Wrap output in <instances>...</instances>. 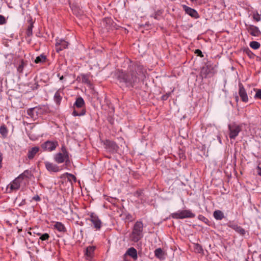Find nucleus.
I'll use <instances>...</instances> for the list:
<instances>
[{
	"label": "nucleus",
	"mask_w": 261,
	"mask_h": 261,
	"mask_svg": "<svg viewBox=\"0 0 261 261\" xmlns=\"http://www.w3.org/2000/svg\"><path fill=\"white\" fill-rule=\"evenodd\" d=\"M192 2H196L197 0H190Z\"/></svg>",
	"instance_id": "52"
},
{
	"label": "nucleus",
	"mask_w": 261,
	"mask_h": 261,
	"mask_svg": "<svg viewBox=\"0 0 261 261\" xmlns=\"http://www.w3.org/2000/svg\"><path fill=\"white\" fill-rule=\"evenodd\" d=\"M103 143L105 148L110 153H116L119 149L118 145L113 141L106 140Z\"/></svg>",
	"instance_id": "7"
},
{
	"label": "nucleus",
	"mask_w": 261,
	"mask_h": 261,
	"mask_svg": "<svg viewBox=\"0 0 261 261\" xmlns=\"http://www.w3.org/2000/svg\"><path fill=\"white\" fill-rule=\"evenodd\" d=\"M95 250L94 246H89L86 248V255L87 256L91 257Z\"/></svg>",
	"instance_id": "28"
},
{
	"label": "nucleus",
	"mask_w": 261,
	"mask_h": 261,
	"mask_svg": "<svg viewBox=\"0 0 261 261\" xmlns=\"http://www.w3.org/2000/svg\"><path fill=\"white\" fill-rule=\"evenodd\" d=\"M68 175L69 176H70V177H71V178H72V179L74 180V181H75V180H76V177H75V176L74 175H72V174H70V173L68 174Z\"/></svg>",
	"instance_id": "48"
},
{
	"label": "nucleus",
	"mask_w": 261,
	"mask_h": 261,
	"mask_svg": "<svg viewBox=\"0 0 261 261\" xmlns=\"http://www.w3.org/2000/svg\"><path fill=\"white\" fill-rule=\"evenodd\" d=\"M228 227L231 228L232 229H233V230L235 229V228H236V227L238 226L237 224H234V223H231L230 222H229V223H228Z\"/></svg>",
	"instance_id": "45"
},
{
	"label": "nucleus",
	"mask_w": 261,
	"mask_h": 261,
	"mask_svg": "<svg viewBox=\"0 0 261 261\" xmlns=\"http://www.w3.org/2000/svg\"><path fill=\"white\" fill-rule=\"evenodd\" d=\"M124 255H128L132 257L134 260H136L138 258L137 251L134 247H130L128 249Z\"/></svg>",
	"instance_id": "17"
},
{
	"label": "nucleus",
	"mask_w": 261,
	"mask_h": 261,
	"mask_svg": "<svg viewBox=\"0 0 261 261\" xmlns=\"http://www.w3.org/2000/svg\"><path fill=\"white\" fill-rule=\"evenodd\" d=\"M143 224L141 221H137L130 234V239L134 242H137L143 238Z\"/></svg>",
	"instance_id": "2"
},
{
	"label": "nucleus",
	"mask_w": 261,
	"mask_h": 261,
	"mask_svg": "<svg viewBox=\"0 0 261 261\" xmlns=\"http://www.w3.org/2000/svg\"><path fill=\"white\" fill-rule=\"evenodd\" d=\"M214 217L217 220H221L224 218L223 213L220 210H216L214 212Z\"/></svg>",
	"instance_id": "24"
},
{
	"label": "nucleus",
	"mask_w": 261,
	"mask_h": 261,
	"mask_svg": "<svg viewBox=\"0 0 261 261\" xmlns=\"http://www.w3.org/2000/svg\"><path fill=\"white\" fill-rule=\"evenodd\" d=\"M234 230L242 236L244 235L245 233V229L238 225L236 227V228H235Z\"/></svg>",
	"instance_id": "33"
},
{
	"label": "nucleus",
	"mask_w": 261,
	"mask_h": 261,
	"mask_svg": "<svg viewBox=\"0 0 261 261\" xmlns=\"http://www.w3.org/2000/svg\"><path fill=\"white\" fill-rule=\"evenodd\" d=\"M58 146V143L57 141H46L41 144V147L45 151H52Z\"/></svg>",
	"instance_id": "8"
},
{
	"label": "nucleus",
	"mask_w": 261,
	"mask_h": 261,
	"mask_svg": "<svg viewBox=\"0 0 261 261\" xmlns=\"http://www.w3.org/2000/svg\"><path fill=\"white\" fill-rule=\"evenodd\" d=\"M82 81L83 83L90 85V81L89 79V76L87 74L82 75Z\"/></svg>",
	"instance_id": "32"
},
{
	"label": "nucleus",
	"mask_w": 261,
	"mask_h": 261,
	"mask_svg": "<svg viewBox=\"0 0 261 261\" xmlns=\"http://www.w3.org/2000/svg\"><path fill=\"white\" fill-rule=\"evenodd\" d=\"M170 95H171V92L167 93L166 94L163 95L161 97V99L162 100H166L169 98V97L170 96Z\"/></svg>",
	"instance_id": "41"
},
{
	"label": "nucleus",
	"mask_w": 261,
	"mask_h": 261,
	"mask_svg": "<svg viewBox=\"0 0 261 261\" xmlns=\"http://www.w3.org/2000/svg\"><path fill=\"white\" fill-rule=\"evenodd\" d=\"M195 215L190 210H185L178 211L177 212L173 213L171 214V217L173 219H184V218H192L195 217Z\"/></svg>",
	"instance_id": "6"
},
{
	"label": "nucleus",
	"mask_w": 261,
	"mask_h": 261,
	"mask_svg": "<svg viewBox=\"0 0 261 261\" xmlns=\"http://www.w3.org/2000/svg\"><path fill=\"white\" fill-rule=\"evenodd\" d=\"M146 70L139 63L130 62L126 70H118L116 73L118 84L121 88H133L140 78L145 77Z\"/></svg>",
	"instance_id": "1"
},
{
	"label": "nucleus",
	"mask_w": 261,
	"mask_h": 261,
	"mask_svg": "<svg viewBox=\"0 0 261 261\" xmlns=\"http://www.w3.org/2000/svg\"><path fill=\"white\" fill-rule=\"evenodd\" d=\"M54 227L60 232H65L66 231L64 225L60 222H56L54 225Z\"/></svg>",
	"instance_id": "22"
},
{
	"label": "nucleus",
	"mask_w": 261,
	"mask_h": 261,
	"mask_svg": "<svg viewBox=\"0 0 261 261\" xmlns=\"http://www.w3.org/2000/svg\"><path fill=\"white\" fill-rule=\"evenodd\" d=\"M195 249L199 253H201V252H203V249L202 246L198 244H197L196 245Z\"/></svg>",
	"instance_id": "40"
},
{
	"label": "nucleus",
	"mask_w": 261,
	"mask_h": 261,
	"mask_svg": "<svg viewBox=\"0 0 261 261\" xmlns=\"http://www.w3.org/2000/svg\"><path fill=\"white\" fill-rule=\"evenodd\" d=\"M239 95H240L242 100L243 102H247L248 100L247 94L246 91L242 83H240L239 84Z\"/></svg>",
	"instance_id": "13"
},
{
	"label": "nucleus",
	"mask_w": 261,
	"mask_h": 261,
	"mask_svg": "<svg viewBox=\"0 0 261 261\" xmlns=\"http://www.w3.org/2000/svg\"><path fill=\"white\" fill-rule=\"evenodd\" d=\"M0 134L3 136V137H6L8 134V129L5 126V125H3L1 126L0 127Z\"/></svg>",
	"instance_id": "29"
},
{
	"label": "nucleus",
	"mask_w": 261,
	"mask_h": 261,
	"mask_svg": "<svg viewBox=\"0 0 261 261\" xmlns=\"http://www.w3.org/2000/svg\"><path fill=\"white\" fill-rule=\"evenodd\" d=\"M253 18L256 21H259L261 20L260 15L259 14L257 11L253 13Z\"/></svg>",
	"instance_id": "34"
},
{
	"label": "nucleus",
	"mask_w": 261,
	"mask_h": 261,
	"mask_svg": "<svg viewBox=\"0 0 261 261\" xmlns=\"http://www.w3.org/2000/svg\"><path fill=\"white\" fill-rule=\"evenodd\" d=\"M236 100L237 101H238L239 100V97L238 96H236Z\"/></svg>",
	"instance_id": "50"
},
{
	"label": "nucleus",
	"mask_w": 261,
	"mask_h": 261,
	"mask_svg": "<svg viewBox=\"0 0 261 261\" xmlns=\"http://www.w3.org/2000/svg\"><path fill=\"white\" fill-rule=\"evenodd\" d=\"M45 165L46 169L48 171L57 172L60 171L59 167L51 163L46 162H45Z\"/></svg>",
	"instance_id": "16"
},
{
	"label": "nucleus",
	"mask_w": 261,
	"mask_h": 261,
	"mask_svg": "<svg viewBox=\"0 0 261 261\" xmlns=\"http://www.w3.org/2000/svg\"><path fill=\"white\" fill-rule=\"evenodd\" d=\"M7 23L6 18L2 15H0V25H3Z\"/></svg>",
	"instance_id": "39"
},
{
	"label": "nucleus",
	"mask_w": 261,
	"mask_h": 261,
	"mask_svg": "<svg viewBox=\"0 0 261 261\" xmlns=\"http://www.w3.org/2000/svg\"><path fill=\"white\" fill-rule=\"evenodd\" d=\"M257 169H258V175L261 176V168L259 167H258Z\"/></svg>",
	"instance_id": "49"
},
{
	"label": "nucleus",
	"mask_w": 261,
	"mask_h": 261,
	"mask_svg": "<svg viewBox=\"0 0 261 261\" xmlns=\"http://www.w3.org/2000/svg\"><path fill=\"white\" fill-rule=\"evenodd\" d=\"M249 45L250 46L254 49H257L260 46V44L259 42L255 41L250 42Z\"/></svg>",
	"instance_id": "30"
},
{
	"label": "nucleus",
	"mask_w": 261,
	"mask_h": 261,
	"mask_svg": "<svg viewBox=\"0 0 261 261\" xmlns=\"http://www.w3.org/2000/svg\"><path fill=\"white\" fill-rule=\"evenodd\" d=\"M228 136L230 139H236L239 133L242 131V124H238L236 122H232L228 125Z\"/></svg>",
	"instance_id": "4"
},
{
	"label": "nucleus",
	"mask_w": 261,
	"mask_h": 261,
	"mask_svg": "<svg viewBox=\"0 0 261 261\" xmlns=\"http://www.w3.org/2000/svg\"><path fill=\"white\" fill-rule=\"evenodd\" d=\"M54 160L59 164L62 163L65 161L67 162L69 161V156L59 152L55 155Z\"/></svg>",
	"instance_id": "12"
},
{
	"label": "nucleus",
	"mask_w": 261,
	"mask_h": 261,
	"mask_svg": "<svg viewBox=\"0 0 261 261\" xmlns=\"http://www.w3.org/2000/svg\"><path fill=\"white\" fill-rule=\"evenodd\" d=\"M32 199L36 201H39L41 200L40 197L38 195L34 196Z\"/></svg>",
	"instance_id": "47"
},
{
	"label": "nucleus",
	"mask_w": 261,
	"mask_h": 261,
	"mask_svg": "<svg viewBox=\"0 0 261 261\" xmlns=\"http://www.w3.org/2000/svg\"><path fill=\"white\" fill-rule=\"evenodd\" d=\"M163 11L162 10H158L156 12H155L153 17L157 20H159L160 19V17L163 14Z\"/></svg>",
	"instance_id": "35"
},
{
	"label": "nucleus",
	"mask_w": 261,
	"mask_h": 261,
	"mask_svg": "<svg viewBox=\"0 0 261 261\" xmlns=\"http://www.w3.org/2000/svg\"><path fill=\"white\" fill-rule=\"evenodd\" d=\"M198 219L204 222L205 223H206V221H208L207 219L201 215L198 216Z\"/></svg>",
	"instance_id": "43"
},
{
	"label": "nucleus",
	"mask_w": 261,
	"mask_h": 261,
	"mask_svg": "<svg viewBox=\"0 0 261 261\" xmlns=\"http://www.w3.org/2000/svg\"><path fill=\"white\" fill-rule=\"evenodd\" d=\"M106 24L107 29L108 30H113L116 29L115 24L113 22V20L110 18H106L103 21Z\"/></svg>",
	"instance_id": "20"
},
{
	"label": "nucleus",
	"mask_w": 261,
	"mask_h": 261,
	"mask_svg": "<svg viewBox=\"0 0 261 261\" xmlns=\"http://www.w3.org/2000/svg\"><path fill=\"white\" fill-rule=\"evenodd\" d=\"M61 150L63 152L62 153H63L64 154H66V155H68V152L67 151L65 146H62L61 148Z\"/></svg>",
	"instance_id": "46"
},
{
	"label": "nucleus",
	"mask_w": 261,
	"mask_h": 261,
	"mask_svg": "<svg viewBox=\"0 0 261 261\" xmlns=\"http://www.w3.org/2000/svg\"><path fill=\"white\" fill-rule=\"evenodd\" d=\"M39 147H38V146H35V147H33L31 148H30L29 150H28V158L29 160H32L33 159L34 156H35V155L38 152V151H39Z\"/></svg>",
	"instance_id": "18"
},
{
	"label": "nucleus",
	"mask_w": 261,
	"mask_h": 261,
	"mask_svg": "<svg viewBox=\"0 0 261 261\" xmlns=\"http://www.w3.org/2000/svg\"><path fill=\"white\" fill-rule=\"evenodd\" d=\"M64 79V76L63 75H62L60 77V80H63Z\"/></svg>",
	"instance_id": "51"
},
{
	"label": "nucleus",
	"mask_w": 261,
	"mask_h": 261,
	"mask_svg": "<svg viewBox=\"0 0 261 261\" xmlns=\"http://www.w3.org/2000/svg\"><path fill=\"white\" fill-rule=\"evenodd\" d=\"M195 53L196 54H197V56H199L200 57H203V55L202 54V51L200 49H196L195 51Z\"/></svg>",
	"instance_id": "44"
},
{
	"label": "nucleus",
	"mask_w": 261,
	"mask_h": 261,
	"mask_svg": "<svg viewBox=\"0 0 261 261\" xmlns=\"http://www.w3.org/2000/svg\"><path fill=\"white\" fill-rule=\"evenodd\" d=\"M30 22V23L29 24V25L28 26V28H27V31H26V36L27 37H29L31 36H32L33 35V28L34 27L33 26V23L32 21V20H30L29 21Z\"/></svg>",
	"instance_id": "25"
},
{
	"label": "nucleus",
	"mask_w": 261,
	"mask_h": 261,
	"mask_svg": "<svg viewBox=\"0 0 261 261\" xmlns=\"http://www.w3.org/2000/svg\"><path fill=\"white\" fill-rule=\"evenodd\" d=\"M49 238V236L48 233H45L40 237V239L42 241H46Z\"/></svg>",
	"instance_id": "37"
},
{
	"label": "nucleus",
	"mask_w": 261,
	"mask_h": 261,
	"mask_svg": "<svg viewBox=\"0 0 261 261\" xmlns=\"http://www.w3.org/2000/svg\"><path fill=\"white\" fill-rule=\"evenodd\" d=\"M46 60V57L43 54H41V55L36 57L35 63L36 64L44 63Z\"/></svg>",
	"instance_id": "27"
},
{
	"label": "nucleus",
	"mask_w": 261,
	"mask_h": 261,
	"mask_svg": "<svg viewBox=\"0 0 261 261\" xmlns=\"http://www.w3.org/2000/svg\"><path fill=\"white\" fill-rule=\"evenodd\" d=\"M216 72L215 67L210 63H206L201 69L200 76L202 79L211 77L214 76Z\"/></svg>",
	"instance_id": "5"
},
{
	"label": "nucleus",
	"mask_w": 261,
	"mask_h": 261,
	"mask_svg": "<svg viewBox=\"0 0 261 261\" xmlns=\"http://www.w3.org/2000/svg\"><path fill=\"white\" fill-rule=\"evenodd\" d=\"M63 93L60 90H58L55 94L54 100L57 105H59L62 99Z\"/></svg>",
	"instance_id": "21"
},
{
	"label": "nucleus",
	"mask_w": 261,
	"mask_h": 261,
	"mask_svg": "<svg viewBox=\"0 0 261 261\" xmlns=\"http://www.w3.org/2000/svg\"><path fill=\"white\" fill-rule=\"evenodd\" d=\"M26 65L23 60H21L20 63L17 67V71L22 73L24 66Z\"/></svg>",
	"instance_id": "31"
},
{
	"label": "nucleus",
	"mask_w": 261,
	"mask_h": 261,
	"mask_svg": "<svg viewBox=\"0 0 261 261\" xmlns=\"http://www.w3.org/2000/svg\"><path fill=\"white\" fill-rule=\"evenodd\" d=\"M68 43L64 40H61L56 43V50L59 53L60 51L68 47Z\"/></svg>",
	"instance_id": "15"
},
{
	"label": "nucleus",
	"mask_w": 261,
	"mask_h": 261,
	"mask_svg": "<svg viewBox=\"0 0 261 261\" xmlns=\"http://www.w3.org/2000/svg\"><path fill=\"white\" fill-rule=\"evenodd\" d=\"M254 90H256V89H254ZM254 97L256 99H261V89H256Z\"/></svg>",
	"instance_id": "36"
},
{
	"label": "nucleus",
	"mask_w": 261,
	"mask_h": 261,
	"mask_svg": "<svg viewBox=\"0 0 261 261\" xmlns=\"http://www.w3.org/2000/svg\"><path fill=\"white\" fill-rule=\"evenodd\" d=\"M27 114L31 118L36 119L37 117V111L36 108H33L28 110Z\"/></svg>",
	"instance_id": "23"
},
{
	"label": "nucleus",
	"mask_w": 261,
	"mask_h": 261,
	"mask_svg": "<svg viewBox=\"0 0 261 261\" xmlns=\"http://www.w3.org/2000/svg\"><path fill=\"white\" fill-rule=\"evenodd\" d=\"M244 51L250 58H253L254 56V55L249 48L245 49Z\"/></svg>",
	"instance_id": "38"
},
{
	"label": "nucleus",
	"mask_w": 261,
	"mask_h": 261,
	"mask_svg": "<svg viewBox=\"0 0 261 261\" xmlns=\"http://www.w3.org/2000/svg\"><path fill=\"white\" fill-rule=\"evenodd\" d=\"M90 216V220L93 223L94 227L96 229H100L101 227V222L97 216L94 213H91Z\"/></svg>",
	"instance_id": "11"
},
{
	"label": "nucleus",
	"mask_w": 261,
	"mask_h": 261,
	"mask_svg": "<svg viewBox=\"0 0 261 261\" xmlns=\"http://www.w3.org/2000/svg\"><path fill=\"white\" fill-rule=\"evenodd\" d=\"M246 26L247 27V30L251 35L258 37L261 35V32L258 27L251 24H246Z\"/></svg>",
	"instance_id": "10"
},
{
	"label": "nucleus",
	"mask_w": 261,
	"mask_h": 261,
	"mask_svg": "<svg viewBox=\"0 0 261 261\" xmlns=\"http://www.w3.org/2000/svg\"><path fill=\"white\" fill-rule=\"evenodd\" d=\"M31 39H30V40L28 41V42H29V43H31Z\"/></svg>",
	"instance_id": "53"
},
{
	"label": "nucleus",
	"mask_w": 261,
	"mask_h": 261,
	"mask_svg": "<svg viewBox=\"0 0 261 261\" xmlns=\"http://www.w3.org/2000/svg\"><path fill=\"white\" fill-rule=\"evenodd\" d=\"M155 256L160 259H163L165 258L164 252L163 250L159 248L155 250L154 251Z\"/></svg>",
	"instance_id": "26"
},
{
	"label": "nucleus",
	"mask_w": 261,
	"mask_h": 261,
	"mask_svg": "<svg viewBox=\"0 0 261 261\" xmlns=\"http://www.w3.org/2000/svg\"><path fill=\"white\" fill-rule=\"evenodd\" d=\"M32 176V174L31 171L29 170H25L23 173L20 174L17 178H19V179L22 180L25 178L30 179Z\"/></svg>",
	"instance_id": "19"
},
{
	"label": "nucleus",
	"mask_w": 261,
	"mask_h": 261,
	"mask_svg": "<svg viewBox=\"0 0 261 261\" xmlns=\"http://www.w3.org/2000/svg\"><path fill=\"white\" fill-rule=\"evenodd\" d=\"M182 8L185 12L194 18H198L199 16L197 12L194 9H192L186 5H182Z\"/></svg>",
	"instance_id": "14"
},
{
	"label": "nucleus",
	"mask_w": 261,
	"mask_h": 261,
	"mask_svg": "<svg viewBox=\"0 0 261 261\" xmlns=\"http://www.w3.org/2000/svg\"><path fill=\"white\" fill-rule=\"evenodd\" d=\"M85 106V101L82 97H78L74 103V110L72 112V115L74 116H84L86 114V110L82 109L80 112L76 110V108H83Z\"/></svg>",
	"instance_id": "3"
},
{
	"label": "nucleus",
	"mask_w": 261,
	"mask_h": 261,
	"mask_svg": "<svg viewBox=\"0 0 261 261\" xmlns=\"http://www.w3.org/2000/svg\"><path fill=\"white\" fill-rule=\"evenodd\" d=\"M246 261H248L247 259H246Z\"/></svg>",
	"instance_id": "54"
},
{
	"label": "nucleus",
	"mask_w": 261,
	"mask_h": 261,
	"mask_svg": "<svg viewBox=\"0 0 261 261\" xmlns=\"http://www.w3.org/2000/svg\"><path fill=\"white\" fill-rule=\"evenodd\" d=\"M20 182L21 181L19 179V178H16L7 186V190L8 192L11 193L13 191L18 190L20 186Z\"/></svg>",
	"instance_id": "9"
},
{
	"label": "nucleus",
	"mask_w": 261,
	"mask_h": 261,
	"mask_svg": "<svg viewBox=\"0 0 261 261\" xmlns=\"http://www.w3.org/2000/svg\"><path fill=\"white\" fill-rule=\"evenodd\" d=\"M39 87V85L38 84V83L35 82L34 84H33L32 86H31V88L32 90H37V89H38Z\"/></svg>",
	"instance_id": "42"
}]
</instances>
